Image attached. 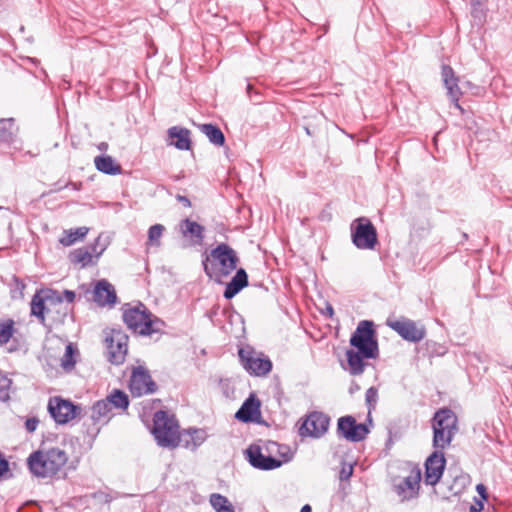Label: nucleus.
Listing matches in <instances>:
<instances>
[{
    "label": "nucleus",
    "mask_w": 512,
    "mask_h": 512,
    "mask_svg": "<svg viewBox=\"0 0 512 512\" xmlns=\"http://www.w3.org/2000/svg\"><path fill=\"white\" fill-rule=\"evenodd\" d=\"M238 262L236 251L225 243L217 245L202 261L206 275L218 283H223L237 268Z\"/></svg>",
    "instance_id": "nucleus-1"
},
{
    "label": "nucleus",
    "mask_w": 512,
    "mask_h": 512,
    "mask_svg": "<svg viewBox=\"0 0 512 512\" xmlns=\"http://www.w3.org/2000/svg\"><path fill=\"white\" fill-rule=\"evenodd\" d=\"M68 456L60 448H51L46 451H36L28 458L30 471L38 477L55 475L66 464Z\"/></svg>",
    "instance_id": "nucleus-2"
},
{
    "label": "nucleus",
    "mask_w": 512,
    "mask_h": 512,
    "mask_svg": "<svg viewBox=\"0 0 512 512\" xmlns=\"http://www.w3.org/2000/svg\"><path fill=\"white\" fill-rule=\"evenodd\" d=\"M123 320L131 330L141 335L159 332L163 326V322L158 318H152L142 304L127 308L123 313Z\"/></svg>",
    "instance_id": "nucleus-3"
},
{
    "label": "nucleus",
    "mask_w": 512,
    "mask_h": 512,
    "mask_svg": "<svg viewBox=\"0 0 512 512\" xmlns=\"http://www.w3.org/2000/svg\"><path fill=\"white\" fill-rule=\"evenodd\" d=\"M432 428L433 446L443 450L450 445L457 431V418L451 410H439L433 418Z\"/></svg>",
    "instance_id": "nucleus-4"
},
{
    "label": "nucleus",
    "mask_w": 512,
    "mask_h": 512,
    "mask_svg": "<svg viewBox=\"0 0 512 512\" xmlns=\"http://www.w3.org/2000/svg\"><path fill=\"white\" fill-rule=\"evenodd\" d=\"M153 421L152 432L158 445L167 448L177 447L180 431L175 417L165 411H158L155 413Z\"/></svg>",
    "instance_id": "nucleus-5"
},
{
    "label": "nucleus",
    "mask_w": 512,
    "mask_h": 512,
    "mask_svg": "<svg viewBox=\"0 0 512 512\" xmlns=\"http://www.w3.org/2000/svg\"><path fill=\"white\" fill-rule=\"evenodd\" d=\"M350 344L365 358H376L378 355V343L374 337L372 322L361 321L350 338Z\"/></svg>",
    "instance_id": "nucleus-6"
},
{
    "label": "nucleus",
    "mask_w": 512,
    "mask_h": 512,
    "mask_svg": "<svg viewBox=\"0 0 512 512\" xmlns=\"http://www.w3.org/2000/svg\"><path fill=\"white\" fill-rule=\"evenodd\" d=\"M353 244L359 249H374L377 244L376 229L368 218L360 217L351 224Z\"/></svg>",
    "instance_id": "nucleus-7"
},
{
    "label": "nucleus",
    "mask_w": 512,
    "mask_h": 512,
    "mask_svg": "<svg viewBox=\"0 0 512 512\" xmlns=\"http://www.w3.org/2000/svg\"><path fill=\"white\" fill-rule=\"evenodd\" d=\"M105 343L109 361L116 365L122 364L128 351V336L119 329H111L106 335Z\"/></svg>",
    "instance_id": "nucleus-8"
},
{
    "label": "nucleus",
    "mask_w": 512,
    "mask_h": 512,
    "mask_svg": "<svg viewBox=\"0 0 512 512\" xmlns=\"http://www.w3.org/2000/svg\"><path fill=\"white\" fill-rule=\"evenodd\" d=\"M56 306H62V296L56 290H42L31 301V313L44 321L45 313H50Z\"/></svg>",
    "instance_id": "nucleus-9"
},
{
    "label": "nucleus",
    "mask_w": 512,
    "mask_h": 512,
    "mask_svg": "<svg viewBox=\"0 0 512 512\" xmlns=\"http://www.w3.org/2000/svg\"><path fill=\"white\" fill-rule=\"evenodd\" d=\"M239 358L245 370L251 375L264 376L271 371V361L253 350L240 349Z\"/></svg>",
    "instance_id": "nucleus-10"
},
{
    "label": "nucleus",
    "mask_w": 512,
    "mask_h": 512,
    "mask_svg": "<svg viewBox=\"0 0 512 512\" xmlns=\"http://www.w3.org/2000/svg\"><path fill=\"white\" fill-rule=\"evenodd\" d=\"M246 453L249 463L260 470H272L289 461V457L279 459L274 455L267 454L262 445H251Z\"/></svg>",
    "instance_id": "nucleus-11"
},
{
    "label": "nucleus",
    "mask_w": 512,
    "mask_h": 512,
    "mask_svg": "<svg viewBox=\"0 0 512 512\" xmlns=\"http://www.w3.org/2000/svg\"><path fill=\"white\" fill-rule=\"evenodd\" d=\"M48 411L51 417L58 424H66L73 420L80 412V407L74 405L71 401L61 397L50 398Z\"/></svg>",
    "instance_id": "nucleus-12"
},
{
    "label": "nucleus",
    "mask_w": 512,
    "mask_h": 512,
    "mask_svg": "<svg viewBox=\"0 0 512 512\" xmlns=\"http://www.w3.org/2000/svg\"><path fill=\"white\" fill-rule=\"evenodd\" d=\"M330 419L321 412L310 413L299 428V434L303 437L320 438L329 427Z\"/></svg>",
    "instance_id": "nucleus-13"
},
{
    "label": "nucleus",
    "mask_w": 512,
    "mask_h": 512,
    "mask_svg": "<svg viewBox=\"0 0 512 512\" xmlns=\"http://www.w3.org/2000/svg\"><path fill=\"white\" fill-rule=\"evenodd\" d=\"M388 325L403 339L410 342H419L425 337L424 327L407 318L388 321Z\"/></svg>",
    "instance_id": "nucleus-14"
},
{
    "label": "nucleus",
    "mask_w": 512,
    "mask_h": 512,
    "mask_svg": "<svg viewBox=\"0 0 512 512\" xmlns=\"http://www.w3.org/2000/svg\"><path fill=\"white\" fill-rule=\"evenodd\" d=\"M129 386L132 395L137 397L153 393L156 390L155 382L148 371L141 366L133 370Z\"/></svg>",
    "instance_id": "nucleus-15"
},
{
    "label": "nucleus",
    "mask_w": 512,
    "mask_h": 512,
    "mask_svg": "<svg viewBox=\"0 0 512 512\" xmlns=\"http://www.w3.org/2000/svg\"><path fill=\"white\" fill-rule=\"evenodd\" d=\"M337 432L348 441L358 442L366 437L368 429L363 424H357L352 416H344L338 420Z\"/></svg>",
    "instance_id": "nucleus-16"
},
{
    "label": "nucleus",
    "mask_w": 512,
    "mask_h": 512,
    "mask_svg": "<svg viewBox=\"0 0 512 512\" xmlns=\"http://www.w3.org/2000/svg\"><path fill=\"white\" fill-rule=\"evenodd\" d=\"M421 480V470L413 468L409 475L395 485V491L402 501L410 500L418 495Z\"/></svg>",
    "instance_id": "nucleus-17"
},
{
    "label": "nucleus",
    "mask_w": 512,
    "mask_h": 512,
    "mask_svg": "<svg viewBox=\"0 0 512 512\" xmlns=\"http://www.w3.org/2000/svg\"><path fill=\"white\" fill-rule=\"evenodd\" d=\"M446 460L444 454L441 451L433 452L426 460L425 463V483L427 485H436L441 479Z\"/></svg>",
    "instance_id": "nucleus-18"
},
{
    "label": "nucleus",
    "mask_w": 512,
    "mask_h": 512,
    "mask_svg": "<svg viewBox=\"0 0 512 512\" xmlns=\"http://www.w3.org/2000/svg\"><path fill=\"white\" fill-rule=\"evenodd\" d=\"M441 74L444 86L447 89L448 96L454 102L455 107L459 110H462L458 103L461 91L458 86V79L455 77L453 69L448 65H443Z\"/></svg>",
    "instance_id": "nucleus-19"
},
{
    "label": "nucleus",
    "mask_w": 512,
    "mask_h": 512,
    "mask_svg": "<svg viewBox=\"0 0 512 512\" xmlns=\"http://www.w3.org/2000/svg\"><path fill=\"white\" fill-rule=\"evenodd\" d=\"M207 434L203 429L191 428L180 432L177 440V446L196 450L206 440Z\"/></svg>",
    "instance_id": "nucleus-20"
},
{
    "label": "nucleus",
    "mask_w": 512,
    "mask_h": 512,
    "mask_svg": "<svg viewBox=\"0 0 512 512\" xmlns=\"http://www.w3.org/2000/svg\"><path fill=\"white\" fill-rule=\"evenodd\" d=\"M93 300L100 306L114 304L116 301L114 287L106 280L98 281L93 290Z\"/></svg>",
    "instance_id": "nucleus-21"
},
{
    "label": "nucleus",
    "mask_w": 512,
    "mask_h": 512,
    "mask_svg": "<svg viewBox=\"0 0 512 512\" xmlns=\"http://www.w3.org/2000/svg\"><path fill=\"white\" fill-rule=\"evenodd\" d=\"M179 227L183 237L189 238L194 244L202 243L205 231L202 225L186 218L180 222Z\"/></svg>",
    "instance_id": "nucleus-22"
},
{
    "label": "nucleus",
    "mask_w": 512,
    "mask_h": 512,
    "mask_svg": "<svg viewBox=\"0 0 512 512\" xmlns=\"http://www.w3.org/2000/svg\"><path fill=\"white\" fill-rule=\"evenodd\" d=\"M259 414L260 402L254 395H251L236 412L235 417L243 422H249L253 421Z\"/></svg>",
    "instance_id": "nucleus-23"
},
{
    "label": "nucleus",
    "mask_w": 512,
    "mask_h": 512,
    "mask_svg": "<svg viewBox=\"0 0 512 512\" xmlns=\"http://www.w3.org/2000/svg\"><path fill=\"white\" fill-rule=\"evenodd\" d=\"M248 285V276L244 269L240 268L237 270L234 277L231 281L226 285V289L224 291V297L226 299H232L236 294H238L244 287Z\"/></svg>",
    "instance_id": "nucleus-24"
},
{
    "label": "nucleus",
    "mask_w": 512,
    "mask_h": 512,
    "mask_svg": "<svg viewBox=\"0 0 512 512\" xmlns=\"http://www.w3.org/2000/svg\"><path fill=\"white\" fill-rule=\"evenodd\" d=\"M168 136L171 139L170 145H173L180 150L190 149L191 142L189 137V131L187 129L171 127L168 130Z\"/></svg>",
    "instance_id": "nucleus-25"
},
{
    "label": "nucleus",
    "mask_w": 512,
    "mask_h": 512,
    "mask_svg": "<svg viewBox=\"0 0 512 512\" xmlns=\"http://www.w3.org/2000/svg\"><path fill=\"white\" fill-rule=\"evenodd\" d=\"M110 402L107 400H100L97 401L91 411V418L92 420L99 424V423H107L110 419V412H111Z\"/></svg>",
    "instance_id": "nucleus-26"
},
{
    "label": "nucleus",
    "mask_w": 512,
    "mask_h": 512,
    "mask_svg": "<svg viewBox=\"0 0 512 512\" xmlns=\"http://www.w3.org/2000/svg\"><path fill=\"white\" fill-rule=\"evenodd\" d=\"M79 358V351L73 343H68L61 358L60 365L64 371L70 372L74 369Z\"/></svg>",
    "instance_id": "nucleus-27"
},
{
    "label": "nucleus",
    "mask_w": 512,
    "mask_h": 512,
    "mask_svg": "<svg viewBox=\"0 0 512 512\" xmlns=\"http://www.w3.org/2000/svg\"><path fill=\"white\" fill-rule=\"evenodd\" d=\"M96 168L106 174L117 175L121 173V166L110 156H97L94 160Z\"/></svg>",
    "instance_id": "nucleus-28"
},
{
    "label": "nucleus",
    "mask_w": 512,
    "mask_h": 512,
    "mask_svg": "<svg viewBox=\"0 0 512 512\" xmlns=\"http://www.w3.org/2000/svg\"><path fill=\"white\" fill-rule=\"evenodd\" d=\"M94 254L90 251L88 247H81L75 249L70 253V260L74 264H79L82 267H86L90 264H94L95 261Z\"/></svg>",
    "instance_id": "nucleus-29"
},
{
    "label": "nucleus",
    "mask_w": 512,
    "mask_h": 512,
    "mask_svg": "<svg viewBox=\"0 0 512 512\" xmlns=\"http://www.w3.org/2000/svg\"><path fill=\"white\" fill-rule=\"evenodd\" d=\"M346 355L349 372L353 375L361 374L365 367V363L363 361V358L365 357L359 353V351L355 352L354 350H348Z\"/></svg>",
    "instance_id": "nucleus-30"
},
{
    "label": "nucleus",
    "mask_w": 512,
    "mask_h": 512,
    "mask_svg": "<svg viewBox=\"0 0 512 512\" xmlns=\"http://www.w3.org/2000/svg\"><path fill=\"white\" fill-rule=\"evenodd\" d=\"M261 445L263 450H265V452H267L269 455H274L279 459H284L286 457H289V460L291 459L289 448L285 445H281L274 441H266Z\"/></svg>",
    "instance_id": "nucleus-31"
},
{
    "label": "nucleus",
    "mask_w": 512,
    "mask_h": 512,
    "mask_svg": "<svg viewBox=\"0 0 512 512\" xmlns=\"http://www.w3.org/2000/svg\"><path fill=\"white\" fill-rule=\"evenodd\" d=\"M209 502L216 512H235L234 506L229 499L219 493L211 494Z\"/></svg>",
    "instance_id": "nucleus-32"
},
{
    "label": "nucleus",
    "mask_w": 512,
    "mask_h": 512,
    "mask_svg": "<svg viewBox=\"0 0 512 512\" xmlns=\"http://www.w3.org/2000/svg\"><path fill=\"white\" fill-rule=\"evenodd\" d=\"M200 130L207 136L211 143L222 146L225 142V137L222 131L212 124L200 125Z\"/></svg>",
    "instance_id": "nucleus-33"
},
{
    "label": "nucleus",
    "mask_w": 512,
    "mask_h": 512,
    "mask_svg": "<svg viewBox=\"0 0 512 512\" xmlns=\"http://www.w3.org/2000/svg\"><path fill=\"white\" fill-rule=\"evenodd\" d=\"M165 231V227L162 224L152 225L148 230V239L146 242V248H159L161 246V238Z\"/></svg>",
    "instance_id": "nucleus-34"
},
{
    "label": "nucleus",
    "mask_w": 512,
    "mask_h": 512,
    "mask_svg": "<svg viewBox=\"0 0 512 512\" xmlns=\"http://www.w3.org/2000/svg\"><path fill=\"white\" fill-rule=\"evenodd\" d=\"M89 229L87 227H79L76 229H70L68 231H65V236L60 239V243L64 246H71L73 245L77 240H80L84 238Z\"/></svg>",
    "instance_id": "nucleus-35"
},
{
    "label": "nucleus",
    "mask_w": 512,
    "mask_h": 512,
    "mask_svg": "<svg viewBox=\"0 0 512 512\" xmlns=\"http://www.w3.org/2000/svg\"><path fill=\"white\" fill-rule=\"evenodd\" d=\"M14 334V321L11 319L0 321V346L9 342Z\"/></svg>",
    "instance_id": "nucleus-36"
},
{
    "label": "nucleus",
    "mask_w": 512,
    "mask_h": 512,
    "mask_svg": "<svg viewBox=\"0 0 512 512\" xmlns=\"http://www.w3.org/2000/svg\"><path fill=\"white\" fill-rule=\"evenodd\" d=\"M12 379L0 370V402H6L10 398Z\"/></svg>",
    "instance_id": "nucleus-37"
},
{
    "label": "nucleus",
    "mask_w": 512,
    "mask_h": 512,
    "mask_svg": "<svg viewBox=\"0 0 512 512\" xmlns=\"http://www.w3.org/2000/svg\"><path fill=\"white\" fill-rule=\"evenodd\" d=\"M105 400L110 402V407L114 406L115 408L126 409L129 405L128 396L124 392L120 390H115L109 397Z\"/></svg>",
    "instance_id": "nucleus-38"
},
{
    "label": "nucleus",
    "mask_w": 512,
    "mask_h": 512,
    "mask_svg": "<svg viewBox=\"0 0 512 512\" xmlns=\"http://www.w3.org/2000/svg\"><path fill=\"white\" fill-rule=\"evenodd\" d=\"M13 125V119L0 120V139L8 141L12 135L10 129Z\"/></svg>",
    "instance_id": "nucleus-39"
},
{
    "label": "nucleus",
    "mask_w": 512,
    "mask_h": 512,
    "mask_svg": "<svg viewBox=\"0 0 512 512\" xmlns=\"http://www.w3.org/2000/svg\"><path fill=\"white\" fill-rule=\"evenodd\" d=\"M101 239H102V235H99L96 238L94 244H92L91 246L88 247V248H90V251L94 254L96 260L102 255V253L107 248V244L101 243Z\"/></svg>",
    "instance_id": "nucleus-40"
},
{
    "label": "nucleus",
    "mask_w": 512,
    "mask_h": 512,
    "mask_svg": "<svg viewBox=\"0 0 512 512\" xmlns=\"http://www.w3.org/2000/svg\"><path fill=\"white\" fill-rule=\"evenodd\" d=\"M366 402L368 403V405L371 407V406H375L376 405V402H377V399H378V391L376 388L374 387H370L367 391H366Z\"/></svg>",
    "instance_id": "nucleus-41"
},
{
    "label": "nucleus",
    "mask_w": 512,
    "mask_h": 512,
    "mask_svg": "<svg viewBox=\"0 0 512 512\" xmlns=\"http://www.w3.org/2000/svg\"><path fill=\"white\" fill-rule=\"evenodd\" d=\"M352 473H353V467L351 465L343 466L340 471L339 478L342 481L348 480L351 477Z\"/></svg>",
    "instance_id": "nucleus-42"
},
{
    "label": "nucleus",
    "mask_w": 512,
    "mask_h": 512,
    "mask_svg": "<svg viewBox=\"0 0 512 512\" xmlns=\"http://www.w3.org/2000/svg\"><path fill=\"white\" fill-rule=\"evenodd\" d=\"M38 419L36 418H29L25 422V428L28 432H34L38 426Z\"/></svg>",
    "instance_id": "nucleus-43"
},
{
    "label": "nucleus",
    "mask_w": 512,
    "mask_h": 512,
    "mask_svg": "<svg viewBox=\"0 0 512 512\" xmlns=\"http://www.w3.org/2000/svg\"><path fill=\"white\" fill-rule=\"evenodd\" d=\"M60 294L62 296V301L65 300L67 303H72L75 299V293L73 291L65 290Z\"/></svg>",
    "instance_id": "nucleus-44"
},
{
    "label": "nucleus",
    "mask_w": 512,
    "mask_h": 512,
    "mask_svg": "<svg viewBox=\"0 0 512 512\" xmlns=\"http://www.w3.org/2000/svg\"><path fill=\"white\" fill-rule=\"evenodd\" d=\"M476 491L481 496L483 500L487 499L486 487L483 484H478L476 486Z\"/></svg>",
    "instance_id": "nucleus-45"
},
{
    "label": "nucleus",
    "mask_w": 512,
    "mask_h": 512,
    "mask_svg": "<svg viewBox=\"0 0 512 512\" xmlns=\"http://www.w3.org/2000/svg\"><path fill=\"white\" fill-rule=\"evenodd\" d=\"M8 463L6 460L0 458V476L7 471Z\"/></svg>",
    "instance_id": "nucleus-46"
},
{
    "label": "nucleus",
    "mask_w": 512,
    "mask_h": 512,
    "mask_svg": "<svg viewBox=\"0 0 512 512\" xmlns=\"http://www.w3.org/2000/svg\"><path fill=\"white\" fill-rule=\"evenodd\" d=\"M484 505L481 501L477 502L476 505L471 506L470 512H479L483 509Z\"/></svg>",
    "instance_id": "nucleus-47"
},
{
    "label": "nucleus",
    "mask_w": 512,
    "mask_h": 512,
    "mask_svg": "<svg viewBox=\"0 0 512 512\" xmlns=\"http://www.w3.org/2000/svg\"><path fill=\"white\" fill-rule=\"evenodd\" d=\"M178 199L186 206H190V201L185 196H179Z\"/></svg>",
    "instance_id": "nucleus-48"
},
{
    "label": "nucleus",
    "mask_w": 512,
    "mask_h": 512,
    "mask_svg": "<svg viewBox=\"0 0 512 512\" xmlns=\"http://www.w3.org/2000/svg\"><path fill=\"white\" fill-rule=\"evenodd\" d=\"M300 512H311V507H310V505H308V504L304 505V506L301 508Z\"/></svg>",
    "instance_id": "nucleus-49"
},
{
    "label": "nucleus",
    "mask_w": 512,
    "mask_h": 512,
    "mask_svg": "<svg viewBox=\"0 0 512 512\" xmlns=\"http://www.w3.org/2000/svg\"><path fill=\"white\" fill-rule=\"evenodd\" d=\"M327 313L329 314V316H332L333 315V308L332 306H327Z\"/></svg>",
    "instance_id": "nucleus-50"
}]
</instances>
